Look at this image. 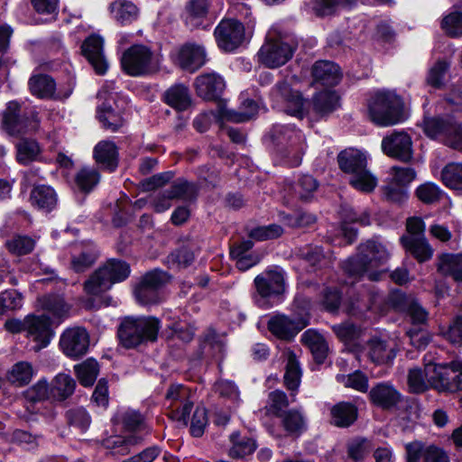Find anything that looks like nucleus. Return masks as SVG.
Returning <instances> with one entry per match:
<instances>
[{"mask_svg":"<svg viewBox=\"0 0 462 462\" xmlns=\"http://www.w3.org/2000/svg\"><path fill=\"white\" fill-rule=\"evenodd\" d=\"M389 257L390 254L387 247L376 240H369L361 245L358 248V254L343 263V271L350 280L346 282L354 284L365 274L367 275L370 281H379L383 272L373 270L386 263Z\"/></svg>","mask_w":462,"mask_h":462,"instance_id":"1","label":"nucleus"},{"mask_svg":"<svg viewBox=\"0 0 462 462\" xmlns=\"http://www.w3.org/2000/svg\"><path fill=\"white\" fill-rule=\"evenodd\" d=\"M161 328V322L152 316L125 317L122 319L117 334L125 348H134L141 344L155 342Z\"/></svg>","mask_w":462,"mask_h":462,"instance_id":"2","label":"nucleus"},{"mask_svg":"<svg viewBox=\"0 0 462 462\" xmlns=\"http://www.w3.org/2000/svg\"><path fill=\"white\" fill-rule=\"evenodd\" d=\"M368 113L371 121L383 127L402 123L408 117L403 100L392 91L376 93L369 101Z\"/></svg>","mask_w":462,"mask_h":462,"instance_id":"3","label":"nucleus"},{"mask_svg":"<svg viewBox=\"0 0 462 462\" xmlns=\"http://www.w3.org/2000/svg\"><path fill=\"white\" fill-rule=\"evenodd\" d=\"M130 274V266L124 261L111 259L96 270L84 282L83 290L87 295L98 297L112 286L125 280Z\"/></svg>","mask_w":462,"mask_h":462,"instance_id":"4","label":"nucleus"},{"mask_svg":"<svg viewBox=\"0 0 462 462\" xmlns=\"http://www.w3.org/2000/svg\"><path fill=\"white\" fill-rule=\"evenodd\" d=\"M271 138L278 152L290 158L291 166L300 165L305 150L304 136L300 130L291 125H273Z\"/></svg>","mask_w":462,"mask_h":462,"instance_id":"5","label":"nucleus"},{"mask_svg":"<svg viewBox=\"0 0 462 462\" xmlns=\"http://www.w3.org/2000/svg\"><path fill=\"white\" fill-rule=\"evenodd\" d=\"M121 64L124 71L130 76L151 75L159 70V60L145 45L135 44L123 53Z\"/></svg>","mask_w":462,"mask_h":462,"instance_id":"6","label":"nucleus"},{"mask_svg":"<svg viewBox=\"0 0 462 462\" xmlns=\"http://www.w3.org/2000/svg\"><path fill=\"white\" fill-rule=\"evenodd\" d=\"M430 385L439 392H457L462 390V361L426 365Z\"/></svg>","mask_w":462,"mask_h":462,"instance_id":"7","label":"nucleus"},{"mask_svg":"<svg viewBox=\"0 0 462 462\" xmlns=\"http://www.w3.org/2000/svg\"><path fill=\"white\" fill-rule=\"evenodd\" d=\"M20 105L11 101L3 112V129L10 135L20 136L35 132L39 128L40 121L37 114L32 113V117H24L20 115Z\"/></svg>","mask_w":462,"mask_h":462,"instance_id":"8","label":"nucleus"},{"mask_svg":"<svg viewBox=\"0 0 462 462\" xmlns=\"http://www.w3.org/2000/svg\"><path fill=\"white\" fill-rule=\"evenodd\" d=\"M20 105L11 101L3 112V129L10 135L20 136L35 132L39 128L40 121L37 114L32 113V117H24L20 115Z\"/></svg>","mask_w":462,"mask_h":462,"instance_id":"9","label":"nucleus"},{"mask_svg":"<svg viewBox=\"0 0 462 462\" xmlns=\"http://www.w3.org/2000/svg\"><path fill=\"white\" fill-rule=\"evenodd\" d=\"M309 324V316L301 315L291 317L284 314L272 316L268 322V330L277 338L282 340H291L300 330Z\"/></svg>","mask_w":462,"mask_h":462,"instance_id":"10","label":"nucleus"},{"mask_svg":"<svg viewBox=\"0 0 462 462\" xmlns=\"http://www.w3.org/2000/svg\"><path fill=\"white\" fill-rule=\"evenodd\" d=\"M271 97L277 106L284 105V111L287 114L298 118H303L305 116L306 100L299 91L292 90L287 83H277L271 91Z\"/></svg>","mask_w":462,"mask_h":462,"instance_id":"11","label":"nucleus"},{"mask_svg":"<svg viewBox=\"0 0 462 462\" xmlns=\"http://www.w3.org/2000/svg\"><path fill=\"white\" fill-rule=\"evenodd\" d=\"M60 346L65 356L74 359L79 358L88 352L89 335L84 328H68L60 335Z\"/></svg>","mask_w":462,"mask_h":462,"instance_id":"12","label":"nucleus"},{"mask_svg":"<svg viewBox=\"0 0 462 462\" xmlns=\"http://www.w3.org/2000/svg\"><path fill=\"white\" fill-rule=\"evenodd\" d=\"M217 46L225 51L236 50L244 41V25L235 19L222 20L214 32Z\"/></svg>","mask_w":462,"mask_h":462,"instance_id":"13","label":"nucleus"},{"mask_svg":"<svg viewBox=\"0 0 462 462\" xmlns=\"http://www.w3.org/2000/svg\"><path fill=\"white\" fill-rule=\"evenodd\" d=\"M294 49L280 40H269L258 52L259 60L268 68L284 65L293 55Z\"/></svg>","mask_w":462,"mask_h":462,"instance_id":"14","label":"nucleus"},{"mask_svg":"<svg viewBox=\"0 0 462 462\" xmlns=\"http://www.w3.org/2000/svg\"><path fill=\"white\" fill-rule=\"evenodd\" d=\"M28 87L31 94L40 99H66L73 88L69 87L65 92L60 89L56 92V82L49 75L35 74L28 80Z\"/></svg>","mask_w":462,"mask_h":462,"instance_id":"15","label":"nucleus"},{"mask_svg":"<svg viewBox=\"0 0 462 462\" xmlns=\"http://www.w3.org/2000/svg\"><path fill=\"white\" fill-rule=\"evenodd\" d=\"M254 286L262 298H271L285 291L284 273L281 270L269 269L254 278Z\"/></svg>","mask_w":462,"mask_h":462,"instance_id":"16","label":"nucleus"},{"mask_svg":"<svg viewBox=\"0 0 462 462\" xmlns=\"http://www.w3.org/2000/svg\"><path fill=\"white\" fill-rule=\"evenodd\" d=\"M382 149L385 154L408 162L412 157V142L405 132H393L382 141Z\"/></svg>","mask_w":462,"mask_h":462,"instance_id":"17","label":"nucleus"},{"mask_svg":"<svg viewBox=\"0 0 462 462\" xmlns=\"http://www.w3.org/2000/svg\"><path fill=\"white\" fill-rule=\"evenodd\" d=\"M25 332L28 337L37 343V349L46 347L53 336L50 319L45 315H27Z\"/></svg>","mask_w":462,"mask_h":462,"instance_id":"18","label":"nucleus"},{"mask_svg":"<svg viewBox=\"0 0 462 462\" xmlns=\"http://www.w3.org/2000/svg\"><path fill=\"white\" fill-rule=\"evenodd\" d=\"M368 397L371 403L386 411L396 408L402 400L401 393L389 382L376 383L369 391Z\"/></svg>","mask_w":462,"mask_h":462,"instance_id":"19","label":"nucleus"},{"mask_svg":"<svg viewBox=\"0 0 462 462\" xmlns=\"http://www.w3.org/2000/svg\"><path fill=\"white\" fill-rule=\"evenodd\" d=\"M104 40L97 35L88 36L81 45V51L97 74L106 72L108 64L104 55Z\"/></svg>","mask_w":462,"mask_h":462,"instance_id":"20","label":"nucleus"},{"mask_svg":"<svg viewBox=\"0 0 462 462\" xmlns=\"http://www.w3.org/2000/svg\"><path fill=\"white\" fill-rule=\"evenodd\" d=\"M197 94L204 99L218 98L225 89V81L217 73H207L199 76L195 81Z\"/></svg>","mask_w":462,"mask_h":462,"instance_id":"21","label":"nucleus"},{"mask_svg":"<svg viewBox=\"0 0 462 462\" xmlns=\"http://www.w3.org/2000/svg\"><path fill=\"white\" fill-rule=\"evenodd\" d=\"M207 61V54L203 46L186 44L179 51L178 62L180 66L189 71H195Z\"/></svg>","mask_w":462,"mask_h":462,"instance_id":"22","label":"nucleus"},{"mask_svg":"<svg viewBox=\"0 0 462 462\" xmlns=\"http://www.w3.org/2000/svg\"><path fill=\"white\" fill-rule=\"evenodd\" d=\"M107 95L108 93L105 88L97 93V97L105 100V102L98 106V118L104 128L111 132H116L124 125L125 120L121 114L116 112L107 102Z\"/></svg>","mask_w":462,"mask_h":462,"instance_id":"23","label":"nucleus"},{"mask_svg":"<svg viewBox=\"0 0 462 462\" xmlns=\"http://www.w3.org/2000/svg\"><path fill=\"white\" fill-rule=\"evenodd\" d=\"M112 18L120 25L132 24L140 15L138 6L130 0H115L109 5Z\"/></svg>","mask_w":462,"mask_h":462,"instance_id":"24","label":"nucleus"},{"mask_svg":"<svg viewBox=\"0 0 462 462\" xmlns=\"http://www.w3.org/2000/svg\"><path fill=\"white\" fill-rule=\"evenodd\" d=\"M312 76L316 83L325 87H334L341 79L337 64L328 60H319L312 67Z\"/></svg>","mask_w":462,"mask_h":462,"instance_id":"25","label":"nucleus"},{"mask_svg":"<svg viewBox=\"0 0 462 462\" xmlns=\"http://www.w3.org/2000/svg\"><path fill=\"white\" fill-rule=\"evenodd\" d=\"M366 347L369 358L377 365L392 362L396 356L394 346L378 337L370 339Z\"/></svg>","mask_w":462,"mask_h":462,"instance_id":"26","label":"nucleus"},{"mask_svg":"<svg viewBox=\"0 0 462 462\" xmlns=\"http://www.w3.org/2000/svg\"><path fill=\"white\" fill-rule=\"evenodd\" d=\"M39 306L51 313L54 318L65 319L69 317L71 305L63 296L59 294H47L38 298Z\"/></svg>","mask_w":462,"mask_h":462,"instance_id":"27","label":"nucleus"},{"mask_svg":"<svg viewBox=\"0 0 462 462\" xmlns=\"http://www.w3.org/2000/svg\"><path fill=\"white\" fill-rule=\"evenodd\" d=\"M400 241L402 246L420 263L427 262L433 255V248L426 236L413 238L402 236Z\"/></svg>","mask_w":462,"mask_h":462,"instance_id":"28","label":"nucleus"},{"mask_svg":"<svg viewBox=\"0 0 462 462\" xmlns=\"http://www.w3.org/2000/svg\"><path fill=\"white\" fill-rule=\"evenodd\" d=\"M331 423L339 428L351 426L357 419V407L347 402L335 404L330 410Z\"/></svg>","mask_w":462,"mask_h":462,"instance_id":"29","label":"nucleus"},{"mask_svg":"<svg viewBox=\"0 0 462 462\" xmlns=\"http://www.w3.org/2000/svg\"><path fill=\"white\" fill-rule=\"evenodd\" d=\"M30 201L33 207L39 209L51 211L56 207L58 198L51 186L38 185L32 189Z\"/></svg>","mask_w":462,"mask_h":462,"instance_id":"30","label":"nucleus"},{"mask_svg":"<svg viewBox=\"0 0 462 462\" xmlns=\"http://www.w3.org/2000/svg\"><path fill=\"white\" fill-rule=\"evenodd\" d=\"M339 168L351 176L367 166V160L358 150L349 149L341 152L337 156Z\"/></svg>","mask_w":462,"mask_h":462,"instance_id":"31","label":"nucleus"},{"mask_svg":"<svg viewBox=\"0 0 462 462\" xmlns=\"http://www.w3.org/2000/svg\"><path fill=\"white\" fill-rule=\"evenodd\" d=\"M117 148L111 141H100L94 148V158L96 162L111 171L117 167Z\"/></svg>","mask_w":462,"mask_h":462,"instance_id":"32","label":"nucleus"},{"mask_svg":"<svg viewBox=\"0 0 462 462\" xmlns=\"http://www.w3.org/2000/svg\"><path fill=\"white\" fill-rule=\"evenodd\" d=\"M279 418L288 435L298 437L307 430V419L300 410L285 411Z\"/></svg>","mask_w":462,"mask_h":462,"instance_id":"33","label":"nucleus"},{"mask_svg":"<svg viewBox=\"0 0 462 462\" xmlns=\"http://www.w3.org/2000/svg\"><path fill=\"white\" fill-rule=\"evenodd\" d=\"M318 187V181L311 175H302L289 187V192L292 199L308 201L313 197Z\"/></svg>","mask_w":462,"mask_h":462,"instance_id":"34","label":"nucleus"},{"mask_svg":"<svg viewBox=\"0 0 462 462\" xmlns=\"http://www.w3.org/2000/svg\"><path fill=\"white\" fill-rule=\"evenodd\" d=\"M301 342L308 346L318 363L325 360L328 345L320 334L313 329H308L302 334Z\"/></svg>","mask_w":462,"mask_h":462,"instance_id":"35","label":"nucleus"},{"mask_svg":"<svg viewBox=\"0 0 462 462\" xmlns=\"http://www.w3.org/2000/svg\"><path fill=\"white\" fill-rule=\"evenodd\" d=\"M165 102L171 107L184 111L191 104L189 89L184 85H175L164 93Z\"/></svg>","mask_w":462,"mask_h":462,"instance_id":"36","label":"nucleus"},{"mask_svg":"<svg viewBox=\"0 0 462 462\" xmlns=\"http://www.w3.org/2000/svg\"><path fill=\"white\" fill-rule=\"evenodd\" d=\"M284 384L291 393L296 392L301 380V370L295 353L287 352V364L284 374Z\"/></svg>","mask_w":462,"mask_h":462,"instance_id":"37","label":"nucleus"},{"mask_svg":"<svg viewBox=\"0 0 462 462\" xmlns=\"http://www.w3.org/2000/svg\"><path fill=\"white\" fill-rule=\"evenodd\" d=\"M74 372L80 384L85 387H89L94 384L99 374V365L95 359L88 358L74 365Z\"/></svg>","mask_w":462,"mask_h":462,"instance_id":"38","label":"nucleus"},{"mask_svg":"<svg viewBox=\"0 0 462 462\" xmlns=\"http://www.w3.org/2000/svg\"><path fill=\"white\" fill-rule=\"evenodd\" d=\"M170 199L184 201L195 200L198 195V187L192 182L179 179L166 190Z\"/></svg>","mask_w":462,"mask_h":462,"instance_id":"39","label":"nucleus"},{"mask_svg":"<svg viewBox=\"0 0 462 462\" xmlns=\"http://www.w3.org/2000/svg\"><path fill=\"white\" fill-rule=\"evenodd\" d=\"M338 100L339 97L335 91H321L313 98V108L317 114L325 116L337 107Z\"/></svg>","mask_w":462,"mask_h":462,"instance_id":"40","label":"nucleus"},{"mask_svg":"<svg viewBox=\"0 0 462 462\" xmlns=\"http://www.w3.org/2000/svg\"><path fill=\"white\" fill-rule=\"evenodd\" d=\"M350 185L364 193H370L374 191L377 186V179L372 172L365 166L364 169L349 176Z\"/></svg>","mask_w":462,"mask_h":462,"instance_id":"41","label":"nucleus"},{"mask_svg":"<svg viewBox=\"0 0 462 462\" xmlns=\"http://www.w3.org/2000/svg\"><path fill=\"white\" fill-rule=\"evenodd\" d=\"M232 447L229 449V456L233 458H242L250 455L255 449L254 439L246 436H241L239 432H234L230 436Z\"/></svg>","mask_w":462,"mask_h":462,"instance_id":"42","label":"nucleus"},{"mask_svg":"<svg viewBox=\"0 0 462 462\" xmlns=\"http://www.w3.org/2000/svg\"><path fill=\"white\" fill-rule=\"evenodd\" d=\"M439 271L446 276H451L456 282L462 279V254H445L440 258Z\"/></svg>","mask_w":462,"mask_h":462,"instance_id":"43","label":"nucleus"},{"mask_svg":"<svg viewBox=\"0 0 462 462\" xmlns=\"http://www.w3.org/2000/svg\"><path fill=\"white\" fill-rule=\"evenodd\" d=\"M75 387L76 382L70 375L59 374L52 380L51 393L54 397L62 401L72 395Z\"/></svg>","mask_w":462,"mask_h":462,"instance_id":"44","label":"nucleus"},{"mask_svg":"<svg viewBox=\"0 0 462 462\" xmlns=\"http://www.w3.org/2000/svg\"><path fill=\"white\" fill-rule=\"evenodd\" d=\"M40 153V146L34 140L22 139L16 144V159L21 164L27 165L37 161Z\"/></svg>","mask_w":462,"mask_h":462,"instance_id":"45","label":"nucleus"},{"mask_svg":"<svg viewBox=\"0 0 462 462\" xmlns=\"http://www.w3.org/2000/svg\"><path fill=\"white\" fill-rule=\"evenodd\" d=\"M443 184L455 190L462 191V162H449L441 171Z\"/></svg>","mask_w":462,"mask_h":462,"instance_id":"46","label":"nucleus"},{"mask_svg":"<svg viewBox=\"0 0 462 462\" xmlns=\"http://www.w3.org/2000/svg\"><path fill=\"white\" fill-rule=\"evenodd\" d=\"M99 180L100 174L93 168H82L75 175L76 188L84 193L90 192L98 184Z\"/></svg>","mask_w":462,"mask_h":462,"instance_id":"47","label":"nucleus"},{"mask_svg":"<svg viewBox=\"0 0 462 462\" xmlns=\"http://www.w3.org/2000/svg\"><path fill=\"white\" fill-rule=\"evenodd\" d=\"M451 121V119L428 116L423 119L422 129L425 134L430 138L442 141Z\"/></svg>","mask_w":462,"mask_h":462,"instance_id":"48","label":"nucleus"},{"mask_svg":"<svg viewBox=\"0 0 462 462\" xmlns=\"http://www.w3.org/2000/svg\"><path fill=\"white\" fill-rule=\"evenodd\" d=\"M36 245V241L28 236L15 235L5 242L7 250L15 255H25L32 252Z\"/></svg>","mask_w":462,"mask_h":462,"instance_id":"49","label":"nucleus"},{"mask_svg":"<svg viewBox=\"0 0 462 462\" xmlns=\"http://www.w3.org/2000/svg\"><path fill=\"white\" fill-rule=\"evenodd\" d=\"M280 219L288 226L292 228H300L310 226L316 222L314 215L299 210L294 214L285 212L279 213Z\"/></svg>","mask_w":462,"mask_h":462,"instance_id":"50","label":"nucleus"},{"mask_svg":"<svg viewBox=\"0 0 462 462\" xmlns=\"http://www.w3.org/2000/svg\"><path fill=\"white\" fill-rule=\"evenodd\" d=\"M32 377V367L27 362H18L8 373V380L18 386L29 383Z\"/></svg>","mask_w":462,"mask_h":462,"instance_id":"51","label":"nucleus"},{"mask_svg":"<svg viewBox=\"0 0 462 462\" xmlns=\"http://www.w3.org/2000/svg\"><path fill=\"white\" fill-rule=\"evenodd\" d=\"M257 109L258 106L254 100L246 99L243 102L239 111H226V117L234 123L246 122L256 115Z\"/></svg>","mask_w":462,"mask_h":462,"instance_id":"52","label":"nucleus"},{"mask_svg":"<svg viewBox=\"0 0 462 462\" xmlns=\"http://www.w3.org/2000/svg\"><path fill=\"white\" fill-rule=\"evenodd\" d=\"M431 373L427 375L426 367L424 370L420 368L410 369L408 374V386L411 393H420L425 392L429 385V376Z\"/></svg>","mask_w":462,"mask_h":462,"instance_id":"53","label":"nucleus"},{"mask_svg":"<svg viewBox=\"0 0 462 462\" xmlns=\"http://www.w3.org/2000/svg\"><path fill=\"white\" fill-rule=\"evenodd\" d=\"M337 380L343 383L345 387L352 388L361 393H366L368 391V378L360 371H356L347 375L338 374L337 375Z\"/></svg>","mask_w":462,"mask_h":462,"instance_id":"54","label":"nucleus"},{"mask_svg":"<svg viewBox=\"0 0 462 462\" xmlns=\"http://www.w3.org/2000/svg\"><path fill=\"white\" fill-rule=\"evenodd\" d=\"M441 28L452 38L462 36V13L455 11L446 15L441 21Z\"/></svg>","mask_w":462,"mask_h":462,"instance_id":"55","label":"nucleus"},{"mask_svg":"<svg viewBox=\"0 0 462 462\" xmlns=\"http://www.w3.org/2000/svg\"><path fill=\"white\" fill-rule=\"evenodd\" d=\"M195 259L194 252L186 246L175 250L167 256V263L178 268H186L190 265Z\"/></svg>","mask_w":462,"mask_h":462,"instance_id":"56","label":"nucleus"},{"mask_svg":"<svg viewBox=\"0 0 462 462\" xmlns=\"http://www.w3.org/2000/svg\"><path fill=\"white\" fill-rule=\"evenodd\" d=\"M23 305L22 295L14 290L0 293V316L8 311L18 310Z\"/></svg>","mask_w":462,"mask_h":462,"instance_id":"57","label":"nucleus"},{"mask_svg":"<svg viewBox=\"0 0 462 462\" xmlns=\"http://www.w3.org/2000/svg\"><path fill=\"white\" fill-rule=\"evenodd\" d=\"M442 142L452 149L462 151V124L452 120Z\"/></svg>","mask_w":462,"mask_h":462,"instance_id":"58","label":"nucleus"},{"mask_svg":"<svg viewBox=\"0 0 462 462\" xmlns=\"http://www.w3.org/2000/svg\"><path fill=\"white\" fill-rule=\"evenodd\" d=\"M134 295L138 302L143 305L156 304L162 300L159 291L141 282L135 287Z\"/></svg>","mask_w":462,"mask_h":462,"instance_id":"59","label":"nucleus"},{"mask_svg":"<svg viewBox=\"0 0 462 462\" xmlns=\"http://www.w3.org/2000/svg\"><path fill=\"white\" fill-rule=\"evenodd\" d=\"M441 189L434 183L426 182L416 189L417 198L425 204H432L439 200Z\"/></svg>","mask_w":462,"mask_h":462,"instance_id":"60","label":"nucleus"},{"mask_svg":"<svg viewBox=\"0 0 462 462\" xmlns=\"http://www.w3.org/2000/svg\"><path fill=\"white\" fill-rule=\"evenodd\" d=\"M283 234V229L281 226L272 224L268 226H258L252 229L249 236L258 241H264L269 239H275Z\"/></svg>","mask_w":462,"mask_h":462,"instance_id":"61","label":"nucleus"},{"mask_svg":"<svg viewBox=\"0 0 462 462\" xmlns=\"http://www.w3.org/2000/svg\"><path fill=\"white\" fill-rule=\"evenodd\" d=\"M193 406L194 402L191 397L169 409V415L172 420L180 422L183 426H187L189 422V415L192 411Z\"/></svg>","mask_w":462,"mask_h":462,"instance_id":"62","label":"nucleus"},{"mask_svg":"<svg viewBox=\"0 0 462 462\" xmlns=\"http://www.w3.org/2000/svg\"><path fill=\"white\" fill-rule=\"evenodd\" d=\"M192 397L190 390L182 384H171L166 393L168 409Z\"/></svg>","mask_w":462,"mask_h":462,"instance_id":"63","label":"nucleus"},{"mask_svg":"<svg viewBox=\"0 0 462 462\" xmlns=\"http://www.w3.org/2000/svg\"><path fill=\"white\" fill-rule=\"evenodd\" d=\"M169 281L170 275L166 272L155 269L145 273L140 282L160 292Z\"/></svg>","mask_w":462,"mask_h":462,"instance_id":"64","label":"nucleus"}]
</instances>
